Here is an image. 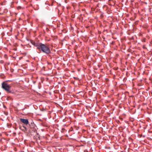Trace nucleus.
<instances>
[{
    "label": "nucleus",
    "mask_w": 152,
    "mask_h": 152,
    "mask_svg": "<svg viewBox=\"0 0 152 152\" xmlns=\"http://www.w3.org/2000/svg\"><path fill=\"white\" fill-rule=\"evenodd\" d=\"M38 49L47 55L49 54L51 52L49 46L47 44H43L41 43Z\"/></svg>",
    "instance_id": "obj_1"
},
{
    "label": "nucleus",
    "mask_w": 152,
    "mask_h": 152,
    "mask_svg": "<svg viewBox=\"0 0 152 152\" xmlns=\"http://www.w3.org/2000/svg\"><path fill=\"white\" fill-rule=\"evenodd\" d=\"M2 88L7 93H11L12 92L11 90V86L4 82H3L2 83Z\"/></svg>",
    "instance_id": "obj_2"
},
{
    "label": "nucleus",
    "mask_w": 152,
    "mask_h": 152,
    "mask_svg": "<svg viewBox=\"0 0 152 152\" xmlns=\"http://www.w3.org/2000/svg\"><path fill=\"white\" fill-rule=\"evenodd\" d=\"M32 44L37 47V49H38L41 42H35L32 41L31 42Z\"/></svg>",
    "instance_id": "obj_3"
},
{
    "label": "nucleus",
    "mask_w": 152,
    "mask_h": 152,
    "mask_svg": "<svg viewBox=\"0 0 152 152\" xmlns=\"http://www.w3.org/2000/svg\"><path fill=\"white\" fill-rule=\"evenodd\" d=\"M20 120L22 123L25 125H27L28 124V121L27 119L20 118Z\"/></svg>",
    "instance_id": "obj_4"
},
{
    "label": "nucleus",
    "mask_w": 152,
    "mask_h": 152,
    "mask_svg": "<svg viewBox=\"0 0 152 152\" xmlns=\"http://www.w3.org/2000/svg\"><path fill=\"white\" fill-rule=\"evenodd\" d=\"M22 127L23 128L25 129V130H26L27 128H26V126H22L20 127V129H22Z\"/></svg>",
    "instance_id": "obj_5"
}]
</instances>
